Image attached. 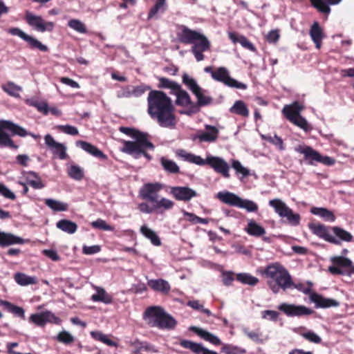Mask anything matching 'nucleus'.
<instances>
[{
	"label": "nucleus",
	"mask_w": 354,
	"mask_h": 354,
	"mask_svg": "<svg viewBox=\"0 0 354 354\" xmlns=\"http://www.w3.org/2000/svg\"><path fill=\"white\" fill-rule=\"evenodd\" d=\"M148 113L160 126L174 128L176 124L171 98L160 91H151L147 97Z\"/></svg>",
	"instance_id": "nucleus-1"
},
{
	"label": "nucleus",
	"mask_w": 354,
	"mask_h": 354,
	"mask_svg": "<svg viewBox=\"0 0 354 354\" xmlns=\"http://www.w3.org/2000/svg\"><path fill=\"white\" fill-rule=\"evenodd\" d=\"M263 274L268 280V286L274 294L279 292L280 289L286 291L291 288L293 282L288 270L278 263H272L266 267Z\"/></svg>",
	"instance_id": "nucleus-2"
},
{
	"label": "nucleus",
	"mask_w": 354,
	"mask_h": 354,
	"mask_svg": "<svg viewBox=\"0 0 354 354\" xmlns=\"http://www.w3.org/2000/svg\"><path fill=\"white\" fill-rule=\"evenodd\" d=\"M176 155L185 161L197 165H208L216 172L222 174L225 178L230 177V165L219 156L209 155L205 159H203L201 156L187 152L184 149H178L176 151Z\"/></svg>",
	"instance_id": "nucleus-3"
},
{
	"label": "nucleus",
	"mask_w": 354,
	"mask_h": 354,
	"mask_svg": "<svg viewBox=\"0 0 354 354\" xmlns=\"http://www.w3.org/2000/svg\"><path fill=\"white\" fill-rule=\"evenodd\" d=\"M120 131L131 136L135 141H123L121 151L127 154H139L143 151L145 147H152V143L148 140L147 135L134 129L121 127Z\"/></svg>",
	"instance_id": "nucleus-4"
},
{
	"label": "nucleus",
	"mask_w": 354,
	"mask_h": 354,
	"mask_svg": "<svg viewBox=\"0 0 354 354\" xmlns=\"http://www.w3.org/2000/svg\"><path fill=\"white\" fill-rule=\"evenodd\" d=\"M9 130L14 135L21 137H25L28 135L32 136L35 139L39 138V136L35 135L32 133H28L27 131L9 120H0V147H9L11 148H17L12 139L4 130Z\"/></svg>",
	"instance_id": "nucleus-5"
},
{
	"label": "nucleus",
	"mask_w": 354,
	"mask_h": 354,
	"mask_svg": "<svg viewBox=\"0 0 354 354\" xmlns=\"http://www.w3.org/2000/svg\"><path fill=\"white\" fill-rule=\"evenodd\" d=\"M304 109V106L295 102L291 104H288L283 106L282 113L284 116L292 124L301 128L305 131L311 130L308 121L301 115L300 113Z\"/></svg>",
	"instance_id": "nucleus-6"
},
{
	"label": "nucleus",
	"mask_w": 354,
	"mask_h": 354,
	"mask_svg": "<svg viewBox=\"0 0 354 354\" xmlns=\"http://www.w3.org/2000/svg\"><path fill=\"white\" fill-rule=\"evenodd\" d=\"M212 78L225 85L241 89H246L247 85L237 82L230 76L228 70L225 67H219L214 72H212Z\"/></svg>",
	"instance_id": "nucleus-7"
},
{
	"label": "nucleus",
	"mask_w": 354,
	"mask_h": 354,
	"mask_svg": "<svg viewBox=\"0 0 354 354\" xmlns=\"http://www.w3.org/2000/svg\"><path fill=\"white\" fill-rule=\"evenodd\" d=\"M26 20L29 26L41 32H51L55 27L53 22L46 21L41 16L33 15L30 12H26Z\"/></svg>",
	"instance_id": "nucleus-8"
},
{
	"label": "nucleus",
	"mask_w": 354,
	"mask_h": 354,
	"mask_svg": "<svg viewBox=\"0 0 354 354\" xmlns=\"http://www.w3.org/2000/svg\"><path fill=\"white\" fill-rule=\"evenodd\" d=\"M164 187V184L158 182L145 183L140 190V196L142 199L153 203L159 198L158 194Z\"/></svg>",
	"instance_id": "nucleus-9"
},
{
	"label": "nucleus",
	"mask_w": 354,
	"mask_h": 354,
	"mask_svg": "<svg viewBox=\"0 0 354 354\" xmlns=\"http://www.w3.org/2000/svg\"><path fill=\"white\" fill-rule=\"evenodd\" d=\"M278 308L288 317H301L313 313V310L302 305L283 303L279 306Z\"/></svg>",
	"instance_id": "nucleus-10"
},
{
	"label": "nucleus",
	"mask_w": 354,
	"mask_h": 354,
	"mask_svg": "<svg viewBox=\"0 0 354 354\" xmlns=\"http://www.w3.org/2000/svg\"><path fill=\"white\" fill-rule=\"evenodd\" d=\"M8 32L12 35L20 37L21 39L26 41L30 46V47L32 48H37L42 52H46L48 50V47L46 45L41 44L36 38L26 34L19 28H11L8 30Z\"/></svg>",
	"instance_id": "nucleus-11"
},
{
	"label": "nucleus",
	"mask_w": 354,
	"mask_h": 354,
	"mask_svg": "<svg viewBox=\"0 0 354 354\" xmlns=\"http://www.w3.org/2000/svg\"><path fill=\"white\" fill-rule=\"evenodd\" d=\"M169 194L177 201L187 202L197 196L195 190L187 186L170 187Z\"/></svg>",
	"instance_id": "nucleus-12"
},
{
	"label": "nucleus",
	"mask_w": 354,
	"mask_h": 354,
	"mask_svg": "<svg viewBox=\"0 0 354 354\" xmlns=\"http://www.w3.org/2000/svg\"><path fill=\"white\" fill-rule=\"evenodd\" d=\"M45 144L55 157L64 160L67 157L66 147L60 142H57L50 134L44 137Z\"/></svg>",
	"instance_id": "nucleus-13"
},
{
	"label": "nucleus",
	"mask_w": 354,
	"mask_h": 354,
	"mask_svg": "<svg viewBox=\"0 0 354 354\" xmlns=\"http://www.w3.org/2000/svg\"><path fill=\"white\" fill-rule=\"evenodd\" d=\"M149 87L145 85H128L127 86L122 87L119 91H118L116 95L118 98H129L132 97H139L147 90H149Z\"/></svg>",
	"instance_id": "nucleus-14"
},
{
	"label": "nucleus",
	"mask_w": 354,
	"mask_h": 354,
	"mask_svg": "<svg viewBox=\"0 0 354 354\" xmlns=\"http://www.w3.org/2000/svg\"><path fill=\"white\" fill-rule=\"evenodd\" d=\"M29 320L39 326H43L48 322L55 324H59L61 322L60 319L50 311L32 314L30 315Z\"/></svg>",
	"instance_id": "nucleus-15"
},
{
	"label": "nucleus",
	"mask_w": 354,
	"mask_h": 354,
	"mask_svg": "<svg viewBox=\"0 0 354 354\" xmlns=\"http://www.w3.org/2000/svg\"><path fill=\"white\" fill-rule=\"evenodd\" d=\"M165 311L160 306H150L143 314V319L151 327H156Z\"/></svg>",
	"instance_id": "nucleus-16"
},
{
	"label": "nucleus",
	"mask_w": 354,
	"mask_h": 354,
	"mask_svg": "<svg viewBox=\"0 0 354 354\" xmlns=\"http://www.w3.org/2000/svg\"><path fill=\"white\" fill-rule=\"evenodd\" d=\"M192 47V52L193 53L196 59L198 62L204 59L203 51H206L210 48V42L207 38L203 34L200 33V36L197 38Z\"/></svg>",
	"instance_id": "nucleus-17"
},
{
	"label": "nucleus",
	"mask_w": 354,
	"mask_h": 354,
	"mask_svg": "<svg viewBox=\"0 0 354 354\" xmlns=\"http://www.w3.org/2000/svg\"><path fill=\"white\" fill-rule=\"evenodd\" d=\"M308 227L314 234L324 239L326 241L334 244H339V241L336 237L329 233L326 226L322 224L310 223Z\"/></svg>",
	"instance_id": "nucleus-18"
},
{
	"label": "nucleus",
	"mask_w": 354,
	"mask_h": 354,
	"mask_svg": "<svg viewBox=\"0 0 354 354\" xmlns=\"http://www.w3.org/2000/svg\"><path fill=\"white\" fill-rule=\"evenodd\" d=\"M200 33L182 25L178 28L177 36L179 41L182 43L194 44L200 36Z\"/></svg>",
	"instance_id": "nucleus-19"
},
{
	"label": "nucleus",
	"mask_w": 354,
	"mask_h": 354,
	"mask_svg": "<svg viewBox=\"0 0 354 354\" xmlns=\"http://www.w3.org/2000/svg\"><path fill=\"white\" fill-rule=\"evenodd\" d=\"M196 97H197L198 102L197 104H193L189 111H186V114H192L196 113L199 111L198 106H205L211 104L212 99L211 97L205 94V92L201 88L198 91L194 93Z\"/></svg>",
	"instance_id": "nucleus-20"
},
{
	"label": "nucleus",
	"mask_w": 354,
	"mask_h": 354,
	"mask_svg": "<svg viewBox=\"0 0 354 354\" xmlns=\"http://www.w3.org/2000/svg\"><path fill=\"white\" fill-rule=\"evenodd\" d=\"M205 131H202L198 134L197 138L198 140L201 142H214L218 138L219 133L218 129L214 126L208 124L205 125Z\"/></svg>",
	"instance_id": "nucleus-21"
},
{
	"label": "nucleus",
	"mask_w": 354,
	"mask_h": 354,
	"mask_svg": "<svg viewBox=\"0 0 354 354\" xmlns=\"http://www.w3.org/2000/svg\"><path fill=\"white\" fill-rule=\"evenodd\" d=\"M310 299L319 308H329L338 306L339 302L333 299L324 298L320 295L313 292L310 295Z\"/></svg>",
	"instance_id": "nucleus-22"
},
{
	"label": "nucleus",
	"mask_w": 354,
	"mask_h": 354,
	"mask_svg": "<svg viewBox=\"0 0 354 354\" xmlns=\"http://www.w3.org/2000/svg\"><path fill=\"white\" fill-rule=\"evenodd\" d=\"M180 344L183 348L191 350L195 354H218L215 351H212L205 348L201 344H198L189 340H182L180 341Z\"/></svg>",
	"instance_id": "nucleus-23"
},
{
	"label": "nucleus",
	"mask_w": 354,
	"mask_h": 354,
	"mask_svg": "<svg viewBox=\"0 0 354 354\" xmlns=\"http://www.w3.org/2000/svg\"><path fill=\"white\" fill-rule=\"evenodd\" d=\"M189 329L204 340L214 345H220L221 344V341L218 337L203 328L196 326H191Z\"/></svg>",
	"instance_id": "nucleus-24"
},
{
	"label": "nucleus",
	"mask_w": 354,
	"mask_h": 354,
	"mask_svg": "<svg viewBox=\"0 0 354 354\" xmlns=\"http://www.w3.org/2000/svg\"><path fill=\"white\" fill-rule=\"evenodd\" d=\"M311 39L315 43L317 49H319L322 46V39L324 37L322 28L320 27L318 22L315 21L310 27L309 31Z\"/></svg>",
	"instance_id": "nucleus-25"
},
{
	"label": "nucleus",
	"mask_w": 354,
	"mask_h": 354,
	"mask_svg": "<svg viewBox=\"0 0 354 354\" xmlns=\"http://www.w3.org/2000/svg\"><path fill=\"white\" fill-rule=\"evenodd\" d=\"M296 151L304 154L305 159L310 165H313L314 161L319 162L321 158V154L310 147L299 146L296 148Z\"/></svg>",
	"instance_id": "nucleus-26"
},
{
	"label": "nucleus",
	"mask_w": 354,
	"mask_h": 354,
	"mask_svg": "<svg viewBox=\"0 0 354 354\" xmlns=\"http://www.w3.org/2000/svg\"><path fill=\"white\" fill-rule=\"evenodd\" d=\"M312 5L317 9L320 12L328 15L330 12L329 5H337L342 0H310Z\"/></svg>",
	"instance_id": "nucleus-27"
},
{
	"label": "nucleus",
	"mask_w": 354,
	"mask_h": 354,
	"mask_svg": "<svg viewBox=\"0 0 354 354\" xmlns=\"http://www.w3.org/2000/svg\"><path fill=\"white\" fill-rule=\"evenodd\" d=\"M216 196L223 203L232 206L238 207L241 202V198L239 196L230 192H220Z\"/></svg>",
	"instance_id": "nucleus-28"
},
{
	"label": "nucleus",
	"mask_w": 354,
	"mask_h": 354,
	"mask_svg": "<svg viewBox=\"0 0 354 354\" xmlns=\"http://www.w3.org/2000/svg\"><path fill=\"white\" fill-rule=\"evenodd\" d=\"M76 145L95 157L101 158L102 159H106L107 158L102 151L87 142L79 140L76 142Z\"/></svg>",
	"instance_id": "nucleus-29"
},
{
	"label": "nucleus",
	"mask_w": 354,
	"mask_h": 354,
	"mask_svg": "<svg viewBox=\"0 0 354 354\" xmlns=\"http://www.w3.org/2000/svg\"><path fill=\"white\" fill-rule=\"evenodd\" d=\"M167 10L166 0H156L154 6L150 9L147 17L149 19H158Z\"/></svg>",
	"instance_id": "nucleus-30"
},
{
	"label": "nucleus",
	"mask_w": 354,
	"mask_h": 354,
	"mask_svg": "<svg viewBox=\"0 0 354 354\" xmlns=\"http://www.w3.org/2000/svg\"><path fill=\"white\" fill-rule=\"evenodd\" d=\"M148 286L153 290L167 294L170 290L169 283L162 279H150L147 281Z\"/></svg>",
	"instance_id": "nucleus-31"
},
{
	"label": "nucleus",
	"mask_w": 354,
	"mask_h": 354,
	"mask_svg": "<svg viewBox=\"0 0 354 354\" xmlns=\"http://www.w3.org/2000/svg\"><path fill=\"white\" fill-rule=\"evenodd\" d=\"M24 241L21 237L17 236L11 233L0 232V245L6 246L14 244H23Z\"/></svg>",
	"instance_id": "nucleus-32"
},
{
	"label": "nucleus",
	"mask_w": 354,
	"mask_h": 354,
	"mask_svg": "<svg viewBox=\"0 0 354 354\" xmlns=\"http://www.w3.org/2000/svg\"><path fill=\"white\" fill-rule=\"evenodd\" d=\"M153 204L154 205L155 211L160 213L171 209L175 205L173 201L165 197L157 198Z\"/></svg>",
	"instance_id": "nucleus-33"
},
{
	"label": "nucleus",
	"mask_w": 354,
	"mask_h": 354,
	"mask_svg": "<svg viewBox=\"0 0 354 354\" xmlns=\"http://www.w3.org/2000/svg\"><path fill=\"white\" fill-rule=\"evenodd\" d=\"M173 95L176 96V103L177 105L181 106H187L189 105H191L192 106L194 104L191 101L188 93L185 90L182 89L180 86L173 93Z\"/></svg>",
	"instance_id": "nucleus-34"
},
{
	"label": "nucleus",
	"mask_w": 354,
	"mask_h": 354,
	"mask_svg": "<svg viewBox=\"0 0 354 354\" xmlns=\"http://www.w3.org/2000/svg\"><path fill=\"white\" fill-rule=\"evenodd\" d=\"M310 212L314 215L321 217L326 221L332 223L335 221V216L333 212L326 208L314 207L311 208Z\"/></svg>",
	"instance_id": "nucleus-35"
},
{
	"label": "nucleus",
	"mask_w": 354,
	"mask_h": 354,
	"mask_svg": "<svg viewBox=\"0 0 354 354\" xmlns=\"http://www.w3.org/2000/svg\"><path fill=\"white\" fill-rule=\"evenodd\" d=\"M16 283L21 286L33 285L37 283V279L35 277L28 276L23 272H17L14 275Z\"/></svg>",
	"instance_id": "nucleus-36"
},
{
	"label": "nucleus",
	"mask_w": 354,
	"mask_h": 354,
	"mask_svg": "<svg viewBox=\"0 0 354 354\" xmlns=\"http://www.w3.org/2000/svg\"><path fill=\"white\" fill-rule=\"evenodd\" d=\"M176 325V322L174 318L165 312L156 327L160 329L171 330L173 329Z\"/></svg>",
	"instance_id": "nucleus-37"
},
{
	"label": "nucleus",
	"mask_w": 354,
	"mask_h": 354,
	"mask_svg": "<svg viewBox=\"0 0 354 354\" xmlns=\"http://www.w3.org/2000/svg\"><path fill=\"white\" fill-rule=\"evenodd\" d=\"M24 175L26 179L27 183L34 189H41L44 187L41 178L35 172H24Z\"/></svg>",
	"instance_id": "nucleus-38"
},
{
	"label": "nucleus",
	"mask_w": 354,
	"mask_h": 354,
	"mask_svg": "<svg viewBox=\"0 0 354 354\" xmlns=\"http://www.w3.org/2000/svg\"><path fill=\"white\" fill-rule=\"evenodd\" d=\"M95 289L96 292L91 296L92 301H101L106 304L112 302V297L108 294L104 288L96 287Z\"/></svg>",
	"instance_id": "nucleus-39"
},
{
	"label": "nucleus",
	"mask_w": 354,
	"mask_h": 354,
	"mask_svg": "<svg viewBox=\"0 0 354 354\" xmlns=\"http://www.w3.org/2000/svg\"><path fill=\"white\" fill-rule=\"evenodd\" d=\"M140 233L147 239L150 240L151 243L155 246H159L161 245L160 238L158 236L156 233L149 228L147 225H142L140 227Z\"/></svg>",
	"instance_id": "nucleus-40"
},
{
	"label": "nucleus",
	"mask_w": 354,
	"mask_h": 354,
	"mask_svg": "<svg viewBox=\"0 0 354 354\" xmlns=\"http://www.w3.org/2000/svg\"><path fill=\"white\" fill-rule=\"evenodd\" d=\"M56 226L58 229L68 234H74L77 230V225L75 222L66 219L59 221Z\"/></svg>",
	"instance_id": "nucleus-41"
},
{
	"label": "nucleus",
	"mask_w": 354,
	"mask_h": 354,
	"mask_svg": "<svg viewBox=\"0 0 354 354\" xmlns=\"http://www.w3.org/2000/svg\"><path fill=\"white\" fill-rule=\"evenodd\" d=\"M246 231L249 234L256 236L263 235L266 233L265 229L253 220L249 221Z\"/></svg>",
	"instance_id": "nucleus-42"
},
{
	"label": "nucleus",
	"mask_w": 354,
	"mask_h": 354,
	"mask_svg": "<svg viewBox=\"0 0 354 354\" xmlns=\"http://www.w3.org/2000/svg\"><path fill=\"white\" fill-rule=\"evenodd\" d=\"M269 205L274 209L275 213L277 214L279 217L289 208V207L279 198L270 200L269 201Z\"/></svg>",
	"instance_id": "nucleus-43"
},
{
	"label": "nucleus",
	"mask_w": 354,
	"mask_h": 354,
	"mask_svg": "<svg viewBox=\"0 0 354 354\" xmlns=\"http://www.w3.org/2000/svg\"><path fill=\"white\" fill-rule=\"evenodd\" d=\"M231 113H234L244 117L249 115V110L245 104L241 100H237L230 109Z\"/></svg>",
	"instance_id": "nucleus-44"
},
{
	"label": "nucleus",
	"mask_w": 354,
	"mask_h": 354,
	"mask_svg": "<svg viewBox=\"0 0 354 354\" xmlns=\"http://www.w3.org/2000/svg\"><path fill=\"white\" fill-rule=\"evenodd\" d=\"M160 161L166 171L171 174H177L179 172V167L174 161L167 159L165 157H161Z\"/></svg>",
	"instance_id": "nucleus-45"
},
{
	"label": "nucleus",
	"mask_w": 354,
	"mask_h": 354,
	"mask_svg": "<svg viewBox=\"0 0 354 354\" xmlns=\"http://www.w3.org/2000/svg\"><path fill=\"white\" fill-rule=\"evenodd\" d=\"M1 88L4 92L14 97H19V92L22 90L21 86L15 84L12 82H9L7 84L3 85Z\"/></svg>",
	"instance_id": "nucleus-46"
},
{
	"label": "nucleus",
	"mask_w": 354,
	"mask_h": 354,
	"mask_svg": "<svg viewBox=\"0 0 354 354\" xmlns=\"http://www.w3.org/2000/svg\"><path fill=\"white\" fill-rule=\"evenodd\" d=\"M0 305L3 306L8 311L21 317L24 318V310L22 308L13 305L9 301L0 299Z\"/></svg>",
	"instance_id": "nucleus-47"
},
{
	"label": "nucleus",
	"mask_w": 354,
	"mask_h": 354,
	"mask_svg": "<svg viewBox=\"0 0 354 354\" xmlns=\"http://www.w3.org/2000/svg\"><path fill=\"white\" fill-rule=\"evenodd\" d=\"M332 230L339 241L350 242L353 239V236L350 232L339 227H333Z\"/></svg>",
	"instance_id": "nucleus-48"
},
{
	"label": "nucleus",
	"mask_w": 354,
	"mask_h": 354,
	"mask_svg": "<svg viewBox=\"0 0 354 354\" xmlns=\"http://www.w3.org/2000/svg\"><path fill=\"white\" fill-rule=\"evenodd\" d=\"M45 204L53 210L57 212L66 211L68 209L66 203L52 198L46 199Z\"/></svg>",
	"instance_id": "nucleus-49"
},
{
	"label": "nucleus",
	"mask_w": 354,
	"mask_h": 354,
	"mask_svg": "<svg viewBox=\"0 0 354 354\" xmlns=\"http://www.w3.org/2000/svg\"><path fill=\"white\" fill-rule=\"evenodd\" d=\"M281 218H286L289 224L293 226H297L300 223V216L299 214L294 213L293 211L289 207L281 215Z\"/></svg>",
	"instance_id": "nucleus-50"
},
{
	"label": "nucleus",
	"mask_w": 354,
	"mask_h": 354,
	"mask_svg": "<svg viewBox=\"0 0 354 354\" xmlns=\"http://www.w3.org/2000/svg\"><path fill=\"white\" fill-rule=\"evenodd\" d=\"M236 279L241 283L250 286H255L259 282L258 278L245 272L237 274Z\"/></svg>",
	"instance_id": "nucleus-51"
},
{
	"label": "nucleus",
	"mask_w": 354,
	"mask_h": 354,
	"mask_svg": "<svg viewBox=\"0 0 354 354\" xmlns=\"http://www.w3.org/2000/svg\"><path fill=\"white\" fill-rule=\"evenodd\" d=\"M180 85L165 77L159 78V88L171 89V94H173Z\"/></svg>",
	"instance_id": "nucleus-52"
},
{
	"label": "nucleus",
	"mask_w": 354,
	"mask_h": 354,
	"mask_svg": "<svg viewBox=\"0 0 354 354\" xmlns=\"http://www.w3.org/2000/svg\"><path fill=\"white\" fill-rule=\"evenodd\" d=\"M68 174L71 178L80 180L84 177V171L82 167L72 165L68 168Z\"/></svg>",
	"instance_id": "nucleus-53"
},
{
	"label": "nucleus",
	"mask_w": 354,
	"mask_h": 354,
	"mask_svg": "<svg viewBox=\"0 0 354 354\" xmlns=\"http://www.w3.org/2000/svg\"><path fill=\"white\" fill-rule=\"evenodd\" d=\"M68 26L73 30L81 34H85L87 32L86 26L79 19H73L69 20L68 21Z\"/></svg>",
	"instance_id": "nucleus-54"
},
{
	"label": "nucleus",
	"mask_w": 354,
	"mask_h": 354,
	"mask_svg": "<svg viewBox=\"0 0 354 354\" xmlns=\"http://www.w3.org/2000/svg\"><path fill=\"white\" fill-rule=\"evenodd\" d=\"M91 335L95 339L99 340L108 346H116V343H115L111 339H110L106 335H104V333H102L100 331H91Z\"/></svg>",
	"instance_id": "nucleus-55"
},
{
	"label": "nucleus",
	"mask_w": 354,
	"mask_h": 354,
	"mask_svg": "<svg viewBox=\"0 0 354 354\" xmlns=\"http://www.w3.org/2000/svg\"><path fill=\"white\" fill-rule=\"evenodd\" d=\"M183 82L185 84L189 90L194 94L196 92L198 91L201 87L198 85L196 80L189 76L187 74H184L183 75Z\"/></svg>",
	"instance_id": "nucleus-56"
},
{
	"label": "nucleus",
	"mask_w": 354,
	"mask_h": 354,
	"mask_svg": "<svg viewBox=\"0 0 354 354\" xmlns=\"http://www.w3.org/2000/svg\"><path fill=\"white\" fill-rule=\"evenodd\" d=\"M261 137L262 138V139L266 140L269 142L272 143V145H275L276 147H277L281 151L284 149V145L282 139L280 137L277 136V135L271 136L261 134Z\"/></svg>",
	"instance_id": "nucleus-57"
},
{
	"label": "nucleus",
	"mask_w": 354,
	"mask_h": 354,
	"mask_svg": "<svg viewBox=\"0 0 354 354\" xmlns=\"http://www.w3.org/2000/svg\"><path fill=\"white\" fill-rule=\"evenodd\" d=\"M238 207L245 209L248 212H254L258 209V205L252 201L242 199L239 203Z\"/></svg>",
	"instance_id": "nucleus-58"
},
{
	"label": "nucleus",
	"mask_w": 354,
	"mask_h": 354,
	"mask_svg": "<svg viewBox=\"0 0 354 354\" xmlns=\"http://www.w3.org/2000/svg\"><path fill=\"white\" fill-rule=\"evenodd\" d=\"M232 167L235 170L237 174H241L243 177L248 176L250 174V171L244 167L240 161L237 160H232Z\"/></svg>",
	"instance_id": "nucleus-59"
},
{
	"label": "nucleus",
	"mask_w": 354,
	"mask_h": 354,
	"mask_svg": "<svg viewBox=\"0 0 354 354\" xmlns=\"http://www.w3.org/2000/svg\"><path fill=\"white\" fill-rule=\"evenodd\" d=\"M331 261L336 266L341 267H351L352 261L344 257H333Z\"/></svg>",
	"instance_id": "nucleus-60"
},
{
	"label": "nucleus",
	"mask_w": 354,
	"mask_h": 354,
	"mask_svg": "<svg viewBox=\"0 0 354 354\" xmlns=\"http://www.w3.org/2000/svg\"><path fill=\"white\" fill-rule=\"evenodd\" d=\"M301 335L308 341L315 344H319L322 342V338L313 331L303 333Z\"/></svg>",
	"instance_id": "nucleus-61"
},
{
	"label": "nucleus",
	"mask_w": 354,
	"mask_h": 354,
	"mask_svg": "<svg viewBox=\"0 0 354 354\" xmlns=\"http://www.w3.org/2000/svg\"><path fill=\"white\" fill-rule=\"evenodd\" d=\"M57 340L64 344H70L74 341L73 336L68 332L64 330L57 335Z\"/></svg>",
	"instance_id": "nucleus-62"
},
{
	"label": "nucleus",
	"mask_w": 354,
	"mask_h": 354,
	"mask_svg": "<svg viewBox=\"0 0 354 354\" xmlns=\"http://www.w3.org/2000/svg\"><path fill=\"white\" fill-rule=\"evenodd\" d=\"M91 225L93 227L101 229L106 231H112L113 230V227L109 225H108L105 221L102 219H97L91 223Z\"/></svg>",
	"instance_id": "nucleus-63"
},
{
	"label": "nucleus",
	"mask_w": 354,
	"mask_h": 354,
	"mask_svg": "<svg viewBox=\"0 0 354 354\" xmlns=\"http://www.w3.org/2000/svg\"><path fill=\"white\" fill-rule=\"evenodd\" d=\"M221 277L223 283L226 286H230L234 279V273L231 271H223Z\"/></svg>",
	"instance_id": "nucleus-64"
}]
</instances>
